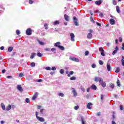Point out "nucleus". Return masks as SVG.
Here are the masks:
<instances>
[{"label": "nucleus", "instance_id": "obj_22", "mask_svg": "<svg viewBox=\"0 0 124 124\" xmlns=\"http://www.w3.org/2000/svg\"><path fill=\"white\" fill-rule=\"evenodd\" d=\"M109 87L110 88H111V89H112V90L114 89V88H115V85H114L113 83H110L109 84Z\"/></svg>", "mask_w": 124, "mask_h": 124}, {"label": "nucleus", "instance_id": "obj_62", "mask_svg": "<svg viewBox=\"0 0 124 124\" xmlns=\"http://www.w3.org/2000/svg\"><path fill=\"white\" fill-rule=\"evenodd\" d=\"M100 115H101L100 112H98L97 113V116H100Z\"/></svg>", "mask_w": 124, "mask_h": 124}, {"label": "nucleus", "instance_id": "obj_5", "mask_svg": "<svg viewBox=\"0 0 124 124\" xmlns=\"http://www.w3.org/2000/svg\"><path fill=\"white\" fill-rule=\"evenodd\" d=\"M70 36H71V41H75V39H74L75 37V35H74V33H70Z\"/></svg>", "mask_w": 124, "mask_h": 124}, {"label": "nucleus", "instance_id": "obj_31", "mask_svg": "<svg viewBox=\"0 0 124 124\" xmlns=\"http://www.w3.org/2000/svg\"><path fill=\"white\" fill-rule=\"evenodd\" d=\"M59 49H60V50H62V51H63L64 50V47L60 46H59V47H58Z\"/></svg>", "mask_w": 124, "mask_h": 124}, {"label": "nucleus", "instance_id": "obj_4", "mask_svg": "<svg viewBox=\"0 0 124 124\" xmlns=\"http://www.w3.org/2000/svg\"><path fill=\"white\" fill-rule=\"evenodd\" d=\"M37 119L38 120V121H39V122H45V119L43 117L37 116Z\"/></svg>", "mask_w": 124, "mask_h": 124}, {"label": "nucleus", "instance_id": "obj_45", "mask_svg": "<svg viewBox=\"0 0 124 124\" xmlns=\"http://www.w3.org/2000/svg\"><path fill=\"white\" fill-rule=\"evenodd\" d=\"M120 109L121 111H123V110H124V107H123V106L122 105H121L120 106Z\"/></svg>", "mask_w": 124, "mask_h": 124}, {"label": "nucleus", "instance_id": "obj_34", "mask_svg": "<svg viewBox=\"0 0 124 124\" xmlns=\"http://www.w3.org/2000/svg\"><path fill=\"white\" fill-rule=\"evenodd\" d=\"M59 24H60V22L58 20L54 21L53 23L54 25H59Z\"/></svg>", "mask_w": 124, "mask_h": 124}, {"label": "nucleus", "instance_id": "obj_52", "mask_svg": "<svg viewBox=\"0 0 124 124\" xmlns=\"http://www.w3.org/2000/svg\"><path fill=\"white\" fill-rule=\"evenodd\" d=\"M37 82H43V80L41 79H39Z\"/></svg>", "mask_w": 124, "mask_h": 124}, {"label": "nucleus", "instance_id": "obj_41", "mask_svg": "<svg viewBox=\"0 0 124 124\" xmlns=\"http://www.w3.org/2000/svg\"><path fill=\"white\" fill-rule=\"evenodd\" d=\"M26 102H27V103H30V99H29V98L26 99Z\"/></svg>", "mask_w": 124, "mask_h": 124}, {"label": "nucleus", "instance_id": "obj_30", "mask_svg": "<svg viewBox=\"0 0 124 124\" xmlns=\"http://www.w3.org/2000/svg\"><path fill=\"white\" fill-rule=\"evenodd\" d=\"M45 30H48L49 27H48V24L47 23L45 24L44 25Z\"/></svg>", "mask_w": 124, "mask_h": 124}, {"label": "nucleus", "instance_id": "obj_44", "mask_svg": "<svg viewBox=\"0 0 124 124\" xmlns=\"http://www.w3.org/2000/svg\"><path fill=\"white\" fill-rule=\"evenodd\" d=\"M24 77V74L23 73H20L19 74V77Z\"/></svg>", "mask_w": 124, "mask_h": 124}, {"label": "nucleus", "instance_id": "obj_6", "mask_svg": "<svg viewBox=\"0 0 124 124\" xmlns=\"http://www.w3.org/2000/svg\"><path fill=\"white\" fill-rule=\"evenodd\" d=\"M72 92L73 93L74 96H77L78 94L76 90H75V88L72 89Z\"/></svg>", "mask_w": 124, "mask_h": 124}, {"label": "nucleus", "instance_id": "obj_16", "mask_svg": "<svg viewBox=\"0 0 124 124\" xmlns=\"http://www.w3.org/2000/svg\"><path fill=\"white\" fill-rule=\"evenodd\" d=\"M0 106L1 107V108L4 111V110L6 109L5 108V105H4V104L1 103L0 104Z\"/></svg>", "mask_w": 124, "mask_h": 124}, {"label": "nucleus", "instance_id": "obj_49", "mask_svg": "<svg viewBox=\"0 0 124 124\" xmlns=\"http://www.w3.org/2000/svg\"><path fill=\"white\" fill-rule=\"evenodd\" d=\"M46 70H51V67H46Z\"/></svg>", "mask_w": 124, "mask_h": 124}, {"label": "nucleus", "instance_id": "obj_33", "mask_svg": "<svg viewBox=\"0 0 124 124\" xmlns=\"http://www.w3.org/2000/svg\"><path fill=\"white\" fill-rule=\"evenodd\" d=\"M60 73L61 74H63V73H64V70L61 69L60 71Z\"/></svg>", "mask_w": 124, "mask_h": 124}, {"label": "nucleus", "instance_id": "obj_59", "mask_svg": "<svg viewBox=\"0 0 124 124\" xmlns=\"http://www.w3.org/2000/svg\"><path fill=\"white\" fill-rule=\"evenodd\" d=\"M122 50H124V43L122 44Z\"/></svg>", "mask_w": 124, "mask_h": 124}, {"label": "nucleus", "instance_id": "obj_3", "mask_svg": "<svg viewBox=\"0 0 124 124\" xmlns=\"http://www.w3.org/2000/svg\"><path fill=\"white\" fill-rule=\"evenodd\" d=\"M99 50L100 51V52H101V55L104 57V56H105V54H104V50H103V48L102 47H100L99 48Z\"/></svg>", "mask_w": 124, "mask_h": 124}, {"label": "nucleus", "instance_id": "obj_32", "mask_svg": "<svg viewBox=\"0 0 124 124\" xmlns=\"http://www.w3.org/2000/svg\"><path fill=\"white\" fill-rule=\"evenodd\" d=\"M117 85L118 87H121V84L120 83V80L119 79H118L117 80Z\"/></svg>", "mask_w": 124, "mask_h": 124}, {"label": "nucleus", "instance_id": "obj_38", "mask_svg": "<svg viewBox=\"0 0 124 124\" xmlns=\"http://www.w3.org/2000/svg\"><path fill=\"white\" fill-rule=\"evenodd\" d=\"M99 78H100L97 77L95 78L94 81H95V82H98V81L99 80Z\"/></svg>", "mask_w": 124, "mask_h": 124}, {"label": "nucleus", "instance_id": "obj_1", "mask_svg": "<svg viewBox=\"0 0 124 124\" xmlns=\"http://www.w3.org/2000/svg\"><path fill=\"white\" fill-rule=\"evenodd\" d=\"M73 20H74V23L75 26H79V24H78V20L76 18V16H74Z\"/></svg>", "mask_w": 124, "mask_h": 124}, {"label": "nucleus", "instance_id": "obj_56", "mask_svg": "<svg viewBox=\"0 0 124 124\" xmlns=\"http://www.w3.org/2000/svg\"><path fill=\"white\" fill-rule=\"evenodd\" d=\"M7 78H8V79H11V78H12V76H8L7 77Z\"/></svg>", "mask_w": 124, "mask_h": 124}, {"label": "nucleus", "instance_id": "obj_61", "mask_svg": "<svg viewBox=\"0 0 124 124\" xmlns=\"http://www.w3.org/2000/svg\"><path fill=\"white\" fill-rule=\"evenodd\" d=\"M45 51H50V48H45Z\"/></svg>", "mask_w": 124, "mask_h": 124}, {"label": "nucleus", "instance_id": "obj_37", "mask_svg": "<svg viewBox=\"0 0 124 124\" xmlns=\"http://www.w3.org/2000/svg\"><path fill=\"white\" fill-rule=\"evenodd\" d=\"M76 79V77H72L70 78V79L71 80H75Z\"/></svg>", "mask_w": 124, "mask_h": 124}, {"label": "nucleus", "instance_id": "obj_14", "mask_svg": "<svg viewBox=\"0 0 124 124\" xmlns=\"http://www.w3.org/2000/svg\"><path fill=\"white\" fill-rule=\"evenodd\" d=\"M6 111H9L10 110H11V105H8V106L6 108Z\"/></svg>", "mask_w": 124, "mask_h": 124}, {"label": "nucleus", "instance_id": "obj_42", "mask_svg": "<svg viewBox=\"0 0 124 124\" xmlns=\"http://www.w3.org/2000/svg\"><path fill=\"white\" fill-rule=\"evenodd\" d=\"M75 110H78L79 109V106H76L74 108Z\"/></svg>", "mask_w": 124, "mask_h": 124}, {"label": "nucleus", "instance_id": "obj_2", "mask_svg": "<svg viewBox=\"0 0 124 124\" xmlns=\"http://www.w3.org/2000/svg\"><path fill=\"white\" fill-rule=\"evenodd\" d=\"M26 34L27 35H31V28H28L26 30Z\"/></svg>", "mask_w": 124, "mask_h": 124}, {"label": "nucleus", "instance_id": "obj_20", "mask_svg": "<svg viewBox=\"0 0 124 124\" xmlns=\"http://www.w3.org/2000/svg\"><path fill=\"white\" fill-rule=\"evenodd\" d=\"M91 89H92V90H94V91H96V86H95V85L93 84L91 86Z\"/></svg>", "mask_w": 124, "mask_h": 124}, {"label": "nucleus", "instance_id": "obj_21", "mask_svg": "<svg viewBox=\"0 0 124 124\" xmlns=\"http://www.w3.org/2000/svg\"><path fill=\"white\" fill-rule=\"evenodd\" d=\"M107 68L108 69V71H111V66H110L109 64H107Z\"/></svg>", "mask_w": 124, "mask_h": 124}, {"label": "nucleus", "instance_id": "obj_43", "mask_svg": "<svg viewBox=\"0 0 124 124\" xmlns=\"http://www.w3.org/2000/svg\"><path fill=\"white\" fill-rule=\"evenodd\" d=\"M51 51H52V52H54V53H56V48H51Z\"/></svg>", "mask_w": 124, "mask_h": 124}, {"label": "nucleus", "instance_id": "obj_48", "mask_svg": "<svg viewBox=\"0 0 124 124\" xmlns=\"http://www.w3.org/2000/svg\"><path fill=\"white\" fill-rule=\"evenodd\" d=\"M80 89L82 92H85V89L83 87L81 86Z\"/></svg>", "mask_w": 124, "mask_h": 124}, {"label": "nucleus", "instance_id": "obj_57", "mask_svg": "<svg viewBox=\"0 0 124 124\" xmlns=\"http://www.w3.org/2000/svg\"><path fill=\"white\" fill-rule=\"evenodd\" d=\"M92 67H93V68H95V64H93L92 65Z\"/></svg>", "mask_w": 124, "mask_h": 124}, {"label": "nucleus", "instance_id": "obj_36", "mask_svg": "<svg viewBox=\"0 0 124 124\" xmlns=\"http://www.w3.org/2000/svg\"><path fill=\"white\" fill-rule=\"evenodd\" d=\"M31 66L32 67H34V66H35V63H34V62H31Z\"/></svg>", "mask_w": 124, "mask_h": 124}, {"label": "nucleus", "instance_id": "obj_8", "mask_svg": "<svg viewBox=\"0 0 124 124\" xmlns=\"http://www.w3.org/2000/svg\"><path fill=\"white\" fill-rule=\"evenodd\" d=\"M70 59L71 61H73V62H79V59H78L75 57L70 58Z\"/></svg>", "mask_w": 124, "mask_h": 124}, {"label": "nucleus", "instance_id": "obj_11", "mask_svg": "<svg viewBox=\"0 0 124 124\" xmlns=\"http://www.w3.org/2000/svg\"><path fill=\"white\" fill-rule=\"evenodd\" d=\"M110 24L111 25H115V19L113 18H111L109 20Z\"/></svg>", "mask_w": 124, "mask_h": 124}, {"label": "nucleus", "instance_id": "obj_54", "mask_svg": "<svg viewBox=\"0 0 124 124\" xmlns=\"http://www.w3.org/2000/svg\"><path fill=\"white\" fill-rule=\"evenodd\" d=\"M29 2L30 3V4H32L33 3V1L31 0H29Z\"/></svg>", "mask_w": 124, "mask_h": 124}, {"label": "nucleus", "instance_id": "obj_17", "mask_svg": "<svg viewBox=\"0 0 124 124\" xmlns=\"http://www.w3.org/2000/svg\"><path fill=\"white\" fill-rule=\"evenodd\" d=\"M92 105H93V104H92V103H88L87 105V107L88 109H92V108L91 107V106H92Z\"/></svg>", "mask_w": 124, "mask_h": 124}, {"label": "nucleus", "instance_id": "obj_18", "mask_svg": "<svg viewBox=\"0 0 124 124\" xmlns=\"http://www.w3.org/2000/svg\"><path fill=\"white\" fill-rule=\"evenodd\" d=\"M54 46L55 47H58V48H59V46H61V42H57L54 44Z\"/></svg>", "mask_w": 124, "mask_h": 124}, {"label": "nucleus", "instance_id": "obj_60", "mask_svg": "<svg viewBox=\"0 0 124 124\" xmlns=\"http://www.w3.org/2000/svg\"><path fill=\"white\" fill-rule=\"evenodd\" d=\"M6 70L5 69H3L2 70V73H5Z\"/></svg>", "mask_w": 124, "mask_h": 124}, {"label": "nucleus", "instance_id": "obj_58", "mask_svg": "<svg viewBox=\"0 0 124 124\" xmlns=\"http://www.w3.org/2000/svg\"><path fill=\"white\" fill-rule=\"evenodd\" d=\"M56 69H57V68H55V67H52V68H51V70H56Z\"/></svg>", "mask_w": 124, "mask_h": 124}, {"label": "nucleus", "instance_id": "obj_28", "mask_svg": "<svg viewBox=\"0 0 124 124\" xmlns=\"http://www.w3.org/2000/svg\"><path fill=\"white\" fill-rule=\"evenodd\" d=\"M120 70H121V69H120V68L119 67H117L115 70V72L116 73H119V72H120Z\"/></svg>", "mask_w": 124, "mask_h": 124}, {"label": "nucleus", "instance_id": "obj_35", "mask_svg": "<svg viewBox=\"0 0 124 124\" xmlns=\"http://www.w3.org/2000/svg\"><path fill=\"white\" fill-rule=\"evenodd\" d=\"M58 95H59V96H61L62 97H63V96H64V94L62 93H59Z\"/></svg>", "mask_w": 124, "mask_h": 124}, {"label": "nucleus", "instance_id": "obj_51", "mask_svg": "<svg viewBox=\"0 0 124 124\" xmlns=\"http://www.w3.org/2000/svg\"><path fill=\"white\" fill-rule=\"evenodd\" d=\"M119 41H120V42H122L123 41V38H122L121 37H119Z\"/></svg>", "mask_w": 124, "mask_h": 124}, {"label": "nucleus", "instance_id": "obj_19", "mask_svg": "<svg viewBox=\"0 0 124 124\" xmlns=\"http://www.w3.org/2000/svg\"><path fill=\"white\" fill-rule=\"evenodd\" d=\"M92 36H93V34H92V33H88L87 35V37L89 39H91V38H92Z\"/></svg>", "mask_w": 124, "mask_h": 124}, {"label": "nucleus", "instance_id": "obj_26", "mask_svg": "<svg viewBox=\"0 0 124 124\" xmlns=\"http://www.w3.org/2000/svg\"><path fill=\"white\" fill-rule=\"evenodd\" d=\"M98 82H99L100 84L103 83V79H102V78H99Z\"/></svg>", "mask_w": 124, "mask_h": 124}, {"label": "nucleus", "instance_id": "obj_7", "mask_svg": "<svg viewBox=\"0 0 124 124\" xmlns=\"http://www.w3.org/2000/svg\"><path fill=\"white\" fill-rule=\"evenodd\" d=\"M64 17L65 21H66L67 22H68L70 21V17H69V16H67V15H64Z\"/></svg>", "mask_w": 124, "mask_h": 124}, {"label": "nucleus", "instance_id": "obj_13", "mask_svg": "<svg viewBox=\"0 0 124 124\" xmlns=\"http://www.w3.org/2000/svg\"><path fill=\"white\" fill-rule=\"evenodd\" d=\"M80 118H81V121L82 124H86V120H85V119H84V117L81 116Z\"/></svg>", "mask_w": 124, "mask_h": 124}, {"label": "nucleus", "instance_id": "obj_39", "mask_svg": "<svg viewBox=\"0 0 124 124\" xmlns=\"http://www.w3.org/2000/svg\"><path fill=\"white\" fill-rule=\"evenodd\" d=\"M16 34H17V35H19V34H20V31H19V30H17L16 31Z\"/></svg>", "mask_w": 124, "mask_h": 124}, {"label": "nucleus", "instance_id": "obj_55", "mask_svg": "<svg viewBox=\"0 0 124 124\" xmlns=\"http://www.w3.org/2000/svg\"><path fill=\"white\" fill-rule=\"evenodd\" d=\"M74 73V72L73 71H71L70 73H69V74L70 75H73V74Z\"/></svg>", "mask_w": 124, "mask_h": 124}, {"label": "nucleus", "instance_id": "obj_63", "mask_svg": "<svg viewBox=\"0 0 124 124\" xmlns=\"http://www.w3.org/2000/svg\"><path fill=\"white\" fill-rule=\"evenodd\" d=\"M113 4L114 5H116V1L115 0H113Z\"/></svg>", "mask_w": 124, "mask_h": 124}, {"label": "nucleus", "instance_id": "obj_27", "mask_svg": "<svg viewBox=\"0 0 124 124\" xmlns=\"http://www.w3.org/2000/svg\"><path fill=\"white\" fill-rule=\"evenodd\" d=\"M116 11L118 13L121 12V11H120V7L119 6H116Z\"/></svg>", "mask_w": 124, "mask_h": 124}, {"label": "nucleus", "instance_id": "obj_10", "mask_svg": "<svg viewBox=\"0 0 124 124\" xmlns=\"http://www.w3.org/2000/svg\"><path fill=\"white\" fill-rule=\"evenodd\" d=\"M95 3V4H97V5H100V4L102 3V0H99L98 1H96Z\"/></svg>", "mask_w": 124, "mask_h": 124}, {"label": "nucleus", "instance_id": "obj_29", "mask_svg": "<svg viewBox=\"0 0 124 124\" xmlns=\"http://www.w3.org/2000/svg\"><path fill=\"white\" fill-rule=\"evenodd\" d=\"M102 85V86L103 88H105L106 87V83L105 82H102V83H100Z\"/></svg>", "mask_w": 124, "mask_h": 124}, {"label": "nucleus", "instance_id": "obj_50", "mask_svg": "<svg viewBox=\"0 0 124 124\" xmlns=\"http://www.w3.org/2000/svg\"><path fill=\"white\" fill-rule=\"evenodd\" d=\"M89 51H86L85 53V56H88V55H89Z\"/></svg>", "mask_w": 124, "mask_h": 124}, {"label": "nucleus", "instance_id": "obj_12", "mask_svg": "<svg viewBox=\"0 0 124 124\" xmlns=\"http://www.w3.org/2000/svg\"><path fill=\"white\" fill-rule=\"evenodd\" d=\"M38 95V93L37 92H36V93H35V94H34V95L33 96L32 99L33 100H35V99L36 98V97H37V95Z\"/></svg>", "mask_w": 124, "mask_h": 124}, {"label": "nucleus", "instance_id": "obj_53", "mask_svg": "<svg viewBox=\"0 0 124 124\" xmlns=\"http://www.w3.org/2000/svg\"><path fill=\"white\" fill-rule=\"evenodd\" d=\"M96 25H97V26H99V27H101V24L98 22H96Z\"/></svg>", "mask_w": 124, "mask_h": 124}, {"label": "nucleus", "instance_id": "obj_46", "mask_svg": "<svg viewBox=\"0 0 124 124\" xmlns=\"http://www.w3.org/2000/svg\"><path fill=\"white\" fill-rule=\"evenodd\" d=\"M66 73L68 75V77H70V74H69V72H68V71H66Z\"/></svg>", "mask_w": 124, "mask_h": 124}, {"label": "nucleus", "instance_id": "obj_15", "mask_svg": "<svg viewBox=\"0 0 124 124\" xmlns=\"http://www.w3.org/2000/svg\"><path fill=\"white\" fill-rule=\"evenodd\" d=\"M118 50H119V48L118 47V46H116L115 49L112 52V55H115V54H116V53L118 52Z\"/></svg>", "mask_w": 124, "mask_h": 124}, {"label": "nucleus", "instance_id": "obj_9", "mask_svg": "<svg viewBox=\"0 0 124 124\" xmlns=\"http://www.w3.org/2000/svg\"><path fill=\"white\" fill-rule=\"evenodd\" d=\"M17 89L19 92H23V88H22V86L20 85H17Z\"/></svg>", "mask_w": 124, "mask_h": 124}, {"label": "nucleus", "instance_id": "obj_23", "mask_svg": "<svg viewBox=\"0 0 124 124\" xmlns=\"http://www.w3.org/2000/svg\"><path fill=\"white\" fill-rule=\"evenodd\" d=\"M35 55H36V53H32L30 57V59H33V58H34V57H35Z\"/></svg>", "mask_w": 124, "mask_h": 124}, {"label": "nucleus", "instance_id": "obj_47", "mask_svg": "<svg viewBox=\"0 0 124 124\" xmlns=\"http://www.w3.org/2000/svg\"><path fill=\"white\" fill-rule=\"evenodd\" d=\"M99 64H100L101 65H102V64H103V62H102V61L100 60L99 61Z\"/></svg>", "mask_w": 124, "mask_h": 124}, {"label": "nucleus", "instance_id": "obj_24", "mask_svg": "<svg viewBox=\"0 0 124 124\" xmlns=\"http://www.w3.org/2000/svg\"><path fill=\"white\" fill-rule=\"evenodd\" d=\"M13 50V47H12V46L9 47V48L8 49V51L9 52H12Z\"/></svg>", "mask_w": 124, "mask_h": 124}, {"label": "nucleus", "instance_id": "obj_64", "mask_svg": "<svg viewBox=\"0 0 124 124\" xmlns=\"http://www.w3.org/2000/svg\"><path fill=\"white\" fill-rule=\"evenodd\" d=\"M41 108V106H37V109H40Z\"/></svg>", "mask_w": 124, "mask_h": 124}, {"label": "nucleus", "instance_id": "obj_25", "mask_svg": "<svg viewBox=\"0 0 124 124\" xmlns=\"http://www.w3.org/2000/svg\"><path fill=\"white\" fill-rule=\"evenodd\" d=\"M37 56L39 57H43V54L40 52H38L37 53Z\"/></svg>", "mask_w": 124, "mask_h": 124}, {"label": "nucleus", "instance_id": "obj_40", "mask_svg": "<svg viewBox=\"0 0 124 124\" xmlns=\"http://www.w3.org/2000/svg\"><path fill=\"white\" fill-rule=\"evenodd\" d=\"M38 42L40 45H44V43L42 41H38Z\"/></svg>", "mask_w": 124, "mask_h": 124}]
</instances>
